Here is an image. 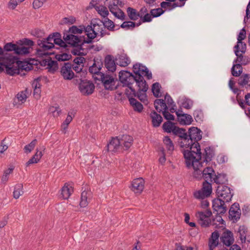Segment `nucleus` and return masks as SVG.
Returning a JSON list of instances; mask_svg holds the SVG:
<instances>
[{"label": "nucleus", "instance_id": "1", "mask_svg": "<svg viewBox=\"0 0 250 250\" xmlns=\"http://www.w3.org/2000/svg\"><path fill=\"white\" fill-rule=\"evenodd\" d=\"M133 141V138L128 135L113 138L107 144V150L112 152L127 150L132 146Z\"/></svg>", "mask_w": 250, "mask_h": 250}, {"label": "nucleus", "instance_id": "2", "mask_svg": "<svg viewBox=\"0 0 250 250\" xmlns=\"http://www.w3.org/2000/svg\"><path fill=\"white\" fill-rule=\"evenodd\" d=\"M54 38H61V35L58 32L50 35L47 38L43 40H38L37 44L39 48L37 49V54L39 57L48 56L49 53L47 51L54 47L52 43V40Z\"/></svg>", "mask_w": 250, "mask_h": 250}, {"label": "nucleus", "instance_id": "3", "mask_svg": "<svg viewBox=\"0 0 250 250\" xmlns=\"http://www.w3.org/2000/svg\"><path fill=\"white\" fill-rule=\"evenodd\" d=\"M189 153L187 152L185 154V159L187 166L188 167H192L194 169L193 175L194 177L196 179L203 178L202 175L203 170L200 169L202 167L201 160V155L200 153H196L195 157L192 159H189Z\"/></svg>", "mask_w": 250, "mask_h": 250}, {"label": "nucleus", "instance_id": "4", "mask_svg": "<svg viewBox=\"0 0 250 250\" xmlns=\"http://www.w3.org/2000/svg\"><path fill=\"white\" fill-rule=\"evenodd\" d=\"M234 52L237 58L234 62L236 64H234L231 68V74L233 76L238 77L242 73V65L249 64L250 62V59L248 56L240 54L238 50H235Z\"/></svg>", "mask_w": 250, "mask_h": 250}, {"label": "nucleus", "instance_id": "5", "mask_svg": "<svg viewBox=\"0 0 250 250\" xmlns=\"http://www.w3.org/2000/svg\"><path fill=\"white\" fill-rule=\"evenodd\" d=\"M119 77L123 85L127 86L131 90L130 94L136 97V89L133 86L136 81V76L128 71H122L119 72Z\"/></svg>", "mask_w": 250, "mask_h": 250}, {"label": "nucleus", "instance_id": "6", "mask_svg": "<svg viewBox=\"0 0 250 250\" xmlns=\"http://www.w3.org/2000/svg\"><path fill=\"white\" fill-rule=\"evenodd\" d=\"M188 135L190 139V143H191L192 142L193 143V146L191 148L196 149V153L201 154L200 146L198 141L202 139V131L197 127H192L189 129Z\"/></svg>", "mask_w": 250, "mask_h": 250}, {"label": "nucleus", "instance_id": "7", "mask_svg": "<svg viewBox=\"0 0 250 250\" xmlns=\"http://www.w3.org/2000/svg\"><path fill=\"white\" fill-rule=\"evenodd\" d=\"M19 62L20 61H18L17 58L13 57L9 59V62L6 64L0 62V73L5 68L7 73L10 75L19 74L20 71Z\"/></svg>", "mask_w": 250, "mask_h": 250}, {"label": "nucleus", "instance_id": "8", "mask_svg": "<svg viewBox=\"0 0 250 250\" xmlns=\"http://www.w3.org/2000/svg\"><path fill=\"white\" fill-rule=\"evenodd\" d=\"M85 33L87 35L86 43L92 42V40L94 39L99 34L100 37H104L103 27L98 24H93L92 25H88L85 28Z\"/></svg>", "mask_w": 250, "mask_h": 250}, {"label": "nucleus", "instance_id": "9", "mask_svg": "<svg viewBox=\"0 0 250 250\" xmlns=\"http://www.w3.org/2000/svg\"><path fill=\"white\" fill-rule=\"evenodd\" d=\"M63 39L64 41L74 46H81L86 43L87 38L84 36L74 35L70 33H64Z\"/></svg>", "mask_w": 250, "mask_h": 250}, {"label": "nucleus", "instance_id": "10", "mask_svg": "<svg viewBox=\"0 0 250 250\" xmlns=\"http://www.w3.org/2000/svg\"><path fill=\"white\" fill-rule=\"evenodd\" d=\"M217 198L229 202L231 200L233 194L231 193L230 188L225 185H219L216 189Z\"/></svg>", "mask_w": 250, "mask_h": 250}, {"label": "nucleus", "instance_id": "11", "mask_svg": "<svg viewBox=\"0 0 250 250\" xmlns=\"http://www.w3.org/2000/svg\"><path fill=\"white\" fill-rule=\"evenodd\" d=\"M212 212L210 210L207 209L205 211H198L196 213V217L198 219V223L202 227H207L211 224V220L209 217L211 216Z\"/></svg>", "mask_w": 250, "mask_h": 250}, {"label": "nucleus", "instance_id": "12", "mask_svg": "<svg viewBox=\"0 0 250 250\" xmlns=\"http://www.w3.org/2000/svg\"><path fill=\"white\" fill-rule=\"evenodd\" d=\"M188 137V136L187 135L186 137H185L181 139V141L180 142V146L182 147H185L189 149L185 150L183 151L184 156L185 157V154H186V153L188 152L190 154L189 159H192V158L195 157V156L196 154V149L191 148L193 146V143L192 142V143H190V139L189 137V138Z\"/></svg>", "mask_w": 250, "mask_h": 250}, {"label": "nucleus", "instance_id": "13", "mask_svg": "<svg viewBox=\"0 0 250 250\" xmlns=\"http://www.w3.org/2000/svg\"><path fill=\"white\" fill-rule=\"evenodd\" d=\"M99 79L101 80L106 89L113 90L115 87L116 80L113 76L101 73Z\"/></svg>", "mask_w": 250, "mask_h": 250}, {"label": "nucleus", "instance_id": "14", "mask_svg": "<svg viewBox=\"0 0 250 250\" xmlns=\"http://www.w3.org/2000/svg\"><path fill=\"white\" fill-rule=\"evenodd\" d=\"M79 89L83 95H89L93 92L95 85L90 81L82 80L79 84Z\"/></svg>", "mask_w": 250, "mask_h": 250}, {"label": "nucleus", "instance_id": "15", "mask_svg": "<svg viewBox=\"0 0 250 250\" xmlns=\"http://www.w3.org/2000/svg\"><path fill=\"white\" fill-rule=\"evenodd\" d=\"M134 73L136 74V76L144 75L146 76L148 80L151 79L152 78V74L150 72L148 68L143 65L141 63H136L133 66Z\"/></svg>", "mask_w": 250, "mask_h": 250}, {"label": "nucleus", "instance_id": "16", "mask_svg": "<svg viewBox=\"0 0 250 250\" xmlns=\"http://www.w3.org/2000/svg\"><path fill=\"white\" fill-rule=\"evenodd\" d=\"M226 201L220 198L214 199L212 201V208L214 212H216L217 214H224L227 211V206L225 203Z\"/></svg>", "mask_w": 250, "mask_h": 250}, {"label": "nucleus", "instance_id": "17", "mask_svg": "<svg viewBox=\"0 0 250 250\" xmlns=\"http://www.w3.org/2000/svg\"><path fill=\"white\" fill-rule=\"evenodd\" d=\"M72 66V64L69 62H65L62 66L61 74L64 80H70L74 77V73L73 72Z\"/></svg>", "mask_w": 250, "mask_h": 250}, {"label": "nucleus", "instance_id": "18", "mask_svg": "<svg viewBox=\"0 0 250 250\" xmlns=\"http://www.w3.org/2000/svg\"><path fill=\"white\" fill-rule=\"evenodd\" d=\"M241 210L238 203H234L229 210V219L233 222H237L240 218Z\"/></svg>", "mask_w": 250, "mask_h": 250}, {"label": "nucleus", "instance_id": "19", "mask_svg": "<svg viewBox=\"0 0 250 250\" xmlns=\"http://www.w3.org/2000/svg\"><path fill=\"white\" fill-rule=\"evenodd\" d=\"M144 180L142 178H136L132 182L131 189L135 193H140L144 188Z\"/></svg>", "mask_w": 250, "mask_h": 250}, {"label": "nucleus", "instance_id": "20", "mask_svg": "<svg viewBox=\"0 0 250 250\" xmlns=\"http://www.w3.org/2000/svg\"><path fill=\"white\" fill-rule=\"evenodd\" d=\"M85 59L82 57H76L73 60V63L72 64V69L77 73H79L83 72L84 67V63Z\"/></svg>", "mask_w": 250, "mask_h": 250}, {"label": "nucleus", "instance_id": "21", "mask_svg": "<svg viewBox=\"0 0 250 250\" xmlns=\"http://www.w3.org/2000/svg\"><path fill=\"white\" fill-rule=\"evenodd\" d=\"M136 85L137 86V91H147L148 89V85L145 80L144 77L142 75L136 76Z\"/></svg>", "mask_w": 250, "mask_h": 250}, {"label": "nucleus", "instance_id": "22", "mask_svg": "<svg viewBox=\"0 0 250 250\" xmlns=\"http://www.w3.org/2000/svg\"><path fill=\"white\" fill-rule=\"evenodd\" d=\"M104 65L107 70L111 72L116 70V66L113 56L108 55L105 57Z\"/></svg>", "mask_w": 250, "mask_h": 250}, {"label": "nucleus", "instance_id": "23", "mask_svg": "<svg viewBox=\"0 0 250 250\" xmlns=\"http://www.w3.org/2000/svg\"><path fill=\"white\" fill-rule=\"evenodd\" d=\"M214 175V171L212 167H207L203 170L202 177L205 181L204 182H212Z\"/></svg>", "mask_w": 250, "mask_h": 250}, {"label": "nucleus", "instance_id": "24", "mask_svg": "<svg viewBox=\"0 0 250 250\" xmlns=\"http://www.w3.org/2000/svg\"><path fill=\"white\" fill-rule=\"evenodd\" d=\"M73 192V187L68 184L65 183L62 188L61 195L63 199H67Z\"/></svg>", "mask_w": 250, "mask_h": 250}, {"label": "nucleus", "instance_id": "25", "mask_svg": "<svg viewBox=\"0 0 250 250\" xmlns=\"http://www.w3.org/2000/svg\"><path fill=\"white\" fill-rule=\"evenodd\" d=\"M178 122L182 125H189L192 121V117L187 114H180L176 112Z\"/></svg>", "mask_w": 250, "mask_h": 250}, {"label": "nucleus", "instance_id": "26", "mask_svg": "<svg viewBox=\"0 0 250 250\" xmlns=\"http://www.w3.org/2000/svg\"><path fill=\"white\" fill-rule=\"evenodd\" d=\"M238 83L242 87L250 86V75L247 74L242 75L238 79Z\"/></svg>", "mask_w": 250, "mask_h": 250}, {"label": "nucleus", "instance_id": "27", "mask_svg": "<svg viewBox=\"0 0 250 250\" xmlns=\"http://www.w3.org/2000/svg\"><path fill=\"white\" fill-rule=\"evenodd\" d=\"M91 193L90 191H83L81 194L80 206L81 207L84 208L87 206L88 200L90 199Z\"/></svg>", "mask_w": 250, "mask_h": 250}, {"label": "nucleus", "instance_id": "28", "mask_svg": "<svg viewBox=\"0 0 250 250\" xmlns=\"http://www.w3.org/2000/svg\"><path fill=\"white\" fill-rule=\"evenodd\" d=\"M154 104L156 110L159 112L168 109L166 102L163 99H156L154 101Z\"/></svg>", "mask_w": 250, "mask_h": 250}, {"label": "nucleus", "instance_id": "29", "mask_svg": "<svg viewBox=\"0 0 250 250\" xmlns=\"http://www.w3.org/2000/svg\"><path fill=\"white\" fill-rule=\"evenodd\" d=\"M37 152L26 163V165L27 167L30 166L31 164H36L39 162L43 155V153L42 151H39L38 149H36Z\"/></svg>", "mask_w": 250, "mask_h": 250}, {"label": "nucleus", "instance_id": "30", "mask_svg": "<svg viewBox=\"0 0 250 250\" xmlns=\"http://www.w3.org/2000/svg\"><path fill=\"white\" fill-rule=\"evenodd\" d=\"M150 117L152 119L153 126L155 127L159 126L163 120L161 116L153 111L151 112Z\"/></svg>", "mask_w": 250, "mask_h": 250}, {"label": "nucleus", "instance_id": "31", "mask_svg": "<svg viewBox=\"0 0 250 250\" xmlns=\"http://www.w3.org/2000/svg\"><path fill=\"white\" fill-rule=\"evenodd\" d=\"M116 61H117V64H119L120 66L124 67L128 65L130 62L129 58L126 55L124 54L120 55L118 58L116 59Z\"/></svg>", "mask_w": 250, "mask_h": 250}, {"label": "nucleus", "instance_id": "32", "mask_svg": "<svg viewBox=\"0 0 250 250\" xmlns=\"http://www.w3.org/2000/svg\"><path fill=\"white\" fill-rule=\"evenodd\" d=\"M118 0H106L104 2V5L108 7L111 13L118 9Z\"/></svg>", "mask_w": 250, "mask_h": 250}, {"label": "nucleus", "instance_id": "33", "mask_svg": "<svg viewBox=\"0 0 250 250\" xmlns=\"http://www.w3.org/2000/svg\"><path fill=\"white\" fill-rule=\"evenodd\" d=\"M220 235H211L208 240L209 250H213L219 244V237Z\"/></svg>", "mask_w": 250, "mask_h": 250}, {"label": "nucleus", "instance_id": "34", "mask_svg": "<svg viewBox=\"0 0 250 250\" xmlns=\"http://www.w3.org/2000/svg\"><path fill=\"white\" fill-rule=\"evenodd\" d=\"M130 104L132 106L135 111L141 112L143 109V106L140 102L133 98L129 99Z\"/></svg>", "mask_w": 250, "mask_h": 250}, {"label": "nucleus", "instance_id": "35", "mask_svg": "<svg viewBox=\"0 0 250 250\" xmlns=\"http://www.w3.org/2000/svg\"><path fill=\"white\" fill-rule=\"evenodd\" d=\"M213 181L219 185H224L227 182V175L225 174H218L214 175Z\"/></svg>", "mask_w": 250, "mask_h": 250}, {"label": "nucleus", "instance_id": "36", "mask_svg": "<svg viewBox=\"0 0 250 250\" xmlns=\"http://www.w3.org/2000/svg\"><path fill=\"white\" fill-rule=\"evenodd\" d=\"M102 63L100 62H94L92 66L89 68V71L91 74H97L100 76V70L101 69Z\"/></svg>", "mask_w": 250, "mask_h": 250}, {"label": "nucleus", "instance_id": "37", "mask_svg": "<svg viewBox=\"0 0 250 250\" xmlns=\"http://www.w3.org/2000/svg\"><path fill=\"white\" fill-rule=\"evenodd\" d=\"M141 24V22L137 23L131 21H124L121 25L122 28L126 30L132 29L135 26H139Z\"/></svg>", "mask_w": 250, "mask_h": 250}, {"label": "nucleus", "instance_id": "38", "mask_svg": "<svg viewBox=\"0 0 250 250\" xmlns=\"http://www.w3.org/2000/svg\"><path fill=\"white\" fill-rule=\"evenodd\" d=\"M220 240L226 246H230L234 241L233 235H223L220 237Z\"/></svg>", "mask_w": 250, "mask_h": 250}, {"label": "nucleus", "instance_id": "39", "mask_svg": "<svg viewBox=\"0 0 250 250\" xmlns=\"http://www.w3.org/2000/svg\"><path fill=\"white\" fill-rule=\"evenodd\" d=\"M23 186L21 184H17L14 188L13 197L15 199H18L23 193Z\"/></svg>", "mask_w": 250, "mask_h": 250}, {"label": "nucleus", "instance_id": "40", "mask_svg": "<svg viewBox=\"0 0 250 250\" xmlns=\"http://www.w3.org/2000/svg\"><path fill=\"white\" fill-rule=\"evenodd\" d=\"M127 12L129 19L132 21H136L140 18L139 14L135 9L128 7Z\"/></svg>", "mask_w": 250, "mask_h": 250}, {"label": "nucleus", "instance_id": "41", "mask_svg": "<svg viewBox=\"0 0 250 250\" xmlns=\"http://www.w3.org/2000/svg\"><path fill=\"white\" fill-rule=\"evenodd\" d=\"M163 142L167 151L171 153L174 150V145L172 141L168 136H166L163 139Z\"/></svg>", "mask_w": 250, "mask_h": 250}, {"label": "nucleus", "instance_id": "42", "mask_svg": "<svg viewBox=\"0 0 250 250\" xmlns=\"http://www.w3.org/2000/svg\"><path fill=\"white\" fill-rule=\"evenodd\" d=\"M178 3L176 2H171L170 1H163L161 3V8L164 9H167L169 10H171L177 7H179L177 6Z\"/></svg>", "mask_w": 250, "mask_h": 250}, {"label": "nucleus", "instance_id": "43", "mask_svg": "<svg viewBox=\"0 0 250 250\" xmlns=\"http://www.w3.org/2000/svg\"><path fill=\"white\" fill-rule=\"evenodd\" d=\"M27 93L28 92L27 89L19 92L17 95V98L16 99H15L14 102H16V100H17L18 102H21V103H24L27 98Z\"/></svg>", "mask_w": 250, "mask_h": 250}, {"label": "nucleus", "instance_id": "44", "mask_svg": "<svg viewBox=\"0 0 250 250\" xmlns=\"http://www.w3.org/2000/svg\"><path fill=\"white\" fill-rule=\"evenodd\" d=\"M201 190L204 192L205 196H209L212 192L211 184L209 182H204Z\"/></svg>", "mask_w": 250, "mask_h": 250}, {"label": "nucleus", "instance_id": "45", "mask_svg": "<svg viewBox=\"0 0 250 250\" xmlns=\"http://www.w3.org/2000/svg\"><path fill=\"white\" fill-rule=\"evenodd\" d=\"M163 127L165 131L168 133H173L174 129L176 127V126L173 123L168 121L163 124Z\"/></svg>", "mask_w": 250, "mask_h": 250}, {"label": "nucleus", "instance_id": "46", "mask_svg": "<svg viewBox=\"0 0 250 250\" xmlns=\"http://www.w3.org/2000/svg\"><path fill=\"white\" fill-rule=\"evenodd\" d=\"M95 9L98 13L104 18H106L109 14L107 8L105 6H97L95 7Z\"/></svg>", "mask_w": 250, "mask_h": 250}, {"label": "nucleus", "instance_id": "47", "mask_svg": "<svg viewBox=\"0 0 250 250\" xmlns=\"http://www.w3.org/2000/svg\"><path fill=\"white\" fill-rule=\"evenodd\" d=\"M48 71L51 73H54L58 68L57 62L49 60L48 61L47 67Z\"/></svg>", "mask_w": 250, "mask_h": 250}, {"label": "nucleus", "instance_id": "48", "mask_svg": "<svg viewBox=\"0 0 250 250\" xmlns=\"http://www.w3.org/2000/svg\"><path fill=\"white\" fill-rule=\"evenodd\" d=\"M161 85L159 83H155L153 84L152 86V91L153 95L156 97H161V94L160 93Z\"/></svg>", "mask_w": 250, "mask_h": 250}, {"label": "nucleus", "instance_id": "49", "mask_svg": "<svg viewBox=\"0 0 250 250\" xmlns=\"http://www.w3.org/2000/svg\"><path fill=\"white\" fill-rule=\"evenodd\" d=\"M37 143V140L34 139L30 144L26 145L23 148L24 152L26 154L30 153L34 149Z\"/></svg>", "mask_w": 250, "mask_h": 250}, {"label": "nucleus", "instance_id": "50", "mask_svg": "<svg viewBox=\"0 0 250 250\" xmlns=\"http://www.w3.org/2000/svg\"><path fill=\"white\" fill-rule=\"evenodd\" d=\"M30 47H25L23 46H18L17 45L16 54L18 55H25L30 52Z\"/></svg>", "mask_w": 250, "mask_h": 250}, {"label": "nucleus", "instance_id": "51", "mask_svg": "<svg viewBox=\"0 0 250 250\" xmlns=\"http://www.w3.org/2000/svg\"><path fill=\"white\" fill-rule=\"evenodd\" d=\"M173 133L176 135H178L181 139L186 137L188 134L186 132V130L183 128H180L176 126L174 129Z\"/></svg>", "mask_w": 250, "mask_h": 250}, {"label": "nucleus", "instance_id": "52", "mask_svg": "<svg viewBox=\"0 0 250 250\" xmlns=\"http://www.w3.org/2000/svg\"><path fill=\"white\" fill-rule=\"evenodd\" d=\"M14 170V167H9L8 169H6L4 171L3 175L1 178V182L3 183H5L8 180L9 175L10 173H12Z\"/></svg>", "mask_w": 250, "mask_h": 250}, {"label": "nucleus", "instance_id": "53", "mask_svg": "<svg viewBox=\"0 0 250 250\" xmlns=\"http://www.w3.org/2000/svg\"><path fill=\"white\" fill-rule=\"evenodd\" d=\"M55 58L59 61H65L70 59L71 55L66 53H63L56 55Z\"/></svg>", "mask_w": 250, "mask_h": 250}, {"label": "nucleus", "instance_id": "54", "mask_svg": "<svg viewBox=\"0 0 250 250\" xmlns=\"http://www.w3.org/2000/svg\"><path fill=\"white\" fill-rule=\"evenodd\" d=\"M17 47V44L13 43L12 42H8L6 43L4 46V49L7 51H14L15 53H16Z\"/></svg>", "mask_w": 250, "mask_h": 250}, {"label": "nucleus", "instance_id": "55", "mask_svg": "<svg viewBox=\"0 0 250 250\" xmlns=\"http://www.w3.org/2000/svg\"><path fill=\"white\" fill-rule=\"evenodd\" d=\"M235 50H238L239 52L244 53L246 50V44L242 41L237 42V45L234 46Z\"/></svg>", "mask_w": 250, "mask_h": 250}, {"label": "nucleus", "instance_id": "56", "mask_svg": "<svg viewBox=\"0 0 250 250\" xmlns=\"http://www.w3.org/2000/svg\"><path fill=\"white\" fill-rule=\"evenodd\" d=\"M103 23V25L109 30H111L114 27V22L107 17L104 18Z\"/></svg>", "mask_w": 250, "mask_h": 250}, {"label": "nucleus", "instance_id": "57", "mask_svg": "<svg viewBox=\"0 0 250 250\" xmlns=\"http://www.w3.org/2000/svg\"><path fill=\"white\" fill-rule=\"evenodd\" d=\"M165 11L161 8H158L156 9H151L150 11V14L152 17H158L164 13Z\"/></svg>", "mask_w": 250, "mask_h": 250}, {"label": "nucleus", "instance_id": "58", "mask_svg": "<svg viewBox=\"0 0 250 250\" xmlns=\"http://www.w3.org/2000/svg\"><path fill=\"white\" fill-rule=\"evenodd\" d=\"M111 13L113 14L115 17H116L119 19H121L122 20H124L125 19V13L119 8H118V9H117V10H114V11H113V13Z\"/></svg>", "mask_w": 250, "mask_h": 250}, {"label": "nucleus", "instance_id": "59", "mask_svg": "<svg viewBox=\"0 0 250 250\" xmlns=\"http://www.w3.org/2000/svg\"><path fill=\"white\" fill-rule=\"evenodd\" d=\"M24 0H10L8 3V7L10 9H14L16 6Z\"/></svg>", "mask_w": 250, "mask_h": 250}, {"label": "nucleus", "instance_id": "60", "mask_svg": "<svg viewBox=\"0 0 250 250\" xmlns=\"http://www.w3.org/2000/svg\"><path fill=\"white\" fill-rule=\"evenodd\" d=\"M52 43H53V45L56 44L59 45L61 47H62L63 48H65L67 46L65 42L63 41L61 38H54V39L52 40Z\"/></svg>", "mask_w": 250, "mask_h": 250}, {"label": "nucleus", "instance_id": "61", "mask_svg": "<svg viewBox=\"0 0 250 250\" xmlns=\"http://www.w3.org/2000/svg\"><path fill=\"white\" fill-rule=\"evenodd\" d=\"M182 105L185 108L190 109L193 105V102L190 99H185L182 102Z\"/></svg>", "mask_w": 250, "mask_h": 250}, {"label": "nucleus", "instance_id": "62", "mask_svg": "<svg viewBox=\"0 0 250 250\" xmlns=\"http://www.w3.org/2000/svg\"><path fill=\"white\" fill-rule=\"evenodd\" d=\"M136 91L137 90H136ZM146 91H142L141 90L138 91L137 92L136 91V96H137L140 101L144 102L146 100Z\"/></svg>", "mask_w": 250, "mask_h": 250}, {"label": "nucleus", "instance_id": "63", "mask_svg": "<svg viewBox=\"0 0 250 250\" xmlns=\"http://www.w3.org/2000/svg\"><path fill=\"white\" fill-rule=\"evenodd\" d=\"M46 0H34L33 2V6L34 9H38L41 7Z\"/></svg>", "mask_w": 250, "mask_h": 250}, {"label": "nucleus", "instance_id": "64", "mask_svg": "<svg viewBox=\"0 0 250 250\" xmlns=\"http://www.w3.org/2000/svg\"><path fill=\"white\" fill-rule=\"evenodd\" d=\"M236 231L239 234H245L249 232L248 228L245 225L239 226Z\"/></svg>", "mask_w": 250, "mask_h": 250}]
</instances>
